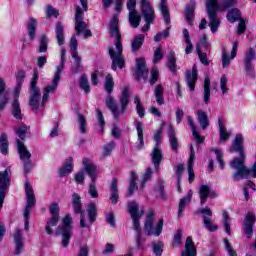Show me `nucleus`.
Instances as JSON below:
<instances>
[{"mask_svg":"<svg viewBox=\"0 0 256 256\" xmlns=\"http://www.w3.org/2000/svg\"><path fill=\"white\" fill-rule=\"evenodd\" d=\"M11 107L13 117L21 121V119H23V114L21 113V104L19 103V99H14Z\"/></svg>","mask_w":256,"mask_h":256,"instance_id":"obj_38","label":"nucleus"},{"mask_svg":"<svg viewBox=\"0 0 256 256\" xmlns=\"http://www.w3.org/2000/svg\"><path fill=\"white\" fill-rule=\"evenodd\" d=\"M159 9L164 19L165 25H171V14L169 13V8L167 7V0H160Z\"/></svg>","mask_w":256,"mask_h":256,"instance_id":"obj_33","label":"nucleus"},{"mask_svg":"<svg viewBox=\"0 0 256 256\" xmlns=\"http://www.w3.org/2000/svg\"><path fill=\"white\" fill-rule=\"evenodd\" d=\"M144 129H145V126H143V122L136 121V131H137L138 141H139L137 149H143V147H145V141L143 140Z\"/></svg>","mask_w":256,"mask_h":256,"instance_id":"obj_37","label":"nucleus"},{"mask_svg":"<svg viewBox=\"0 0 256 256\" xmlns=\"http://www.w3.org/2000/svg\"><path fill=\"white\" fill-rule=\"evenodd\" d=\"M49 47V38H47V35H43L40 38L38 51L39 53H47V49Z\"/></svg>","mask_w":256,"mask_h":256,"instance_id":"obj_52","label":"nucleus"},{"mask_svg":"<svg viewBox=\"0 0 256 256\" xmlns=\"http://www.w3.org/2000/svg\"><path fill=\"white\" fill-rule=\"evenodd\" d=\"M13 239L15 245L14 255H21L25 247V240L23 238V232L21 231V229L16 228L13 234Z\"/></svg>","mask_w":256,"mask_h":256,"instance_id":"obj_12","label":"nucleus"},{"mask_svg":"<svg viewBox=\"0 0 256 256\" xmlns=\"http://www.w3.org/2000/svg\"><path fill=\"white\" fill-rule=\"evenodd\" d=\"M135 73L138 80L144 79V81H147V77H149V70L147 69L145 58L136 59Z\"/></svg>","mask_w":256,"mask_h":256,"instance_id":"obj_11","label":"nucleus"},{"mask_svg":"<svg viewBox=\"0 0 256 256\" xmlns=\"http://www.w3.org/2000/svg\"><path fill=\"white\" fill-rule=\"evenodd\" d=\"M211 187L209 185L200 186V205H205L207 203V198L210 195Z\"/></svg>","mask_w":256,"mask_h":256,"instance_id":"obj_44","label":"nucleus"},{"mask_svg":"<svg viewBox=\"0 0 256 256\" xmlns=\"http://www.w3.org/2000/svg\"><path fill=\"white\" fill-rule=\"evenodd\" d=\"M16 143L21 161H31V152L27 146L20 139H16Z\"/></svg>","mask_w":256,"mask_h":256,"instance_id":"obj_25","label":"nucleus"},{"mask_svg":"<svg viewBox=\"0 0 256 256\" xmlns=\"http://www.w3.org/2000/svg\"><path fill=\"white\" fill-rule=\"evenodd\" d=\"M24 186L27 197V205L24 209V218L26 220H29V217L31 215V209L32 207H35V192L33 191V188L31 187V184L29 182H25Z\"/></svg>","mask_w":256,"mask_h":256,"instance_id":"obj_9","label":"nucleus"},{"mask_svg":"<svg viewBox=\"0 0 256 256\" xmlns=\"http://www.w3.org/2000/svg\"><path fill=\"white\" fill-rule=\"evenodd\" d=\"M182 256H197V248L191 236L186 238L185 249L182 251Z\"/></svg>","mask_w":256,"mask_h":256,"instance_id":"obj_28","label":"nucleus"},{"mask_svg":"<svg viewBox=\"0 0 256 256\" xmlns=\"http://www.w3.org/2000/svg\"><path fill=\"white\" fill-rule=\"evenodd\" d=\"M167 67L172 73H177V58H175V52L169 53Z\"/></svg>","mask_w":256,"mask_h":256,"instance_id":"obj_48","label":"nucleus"},{"mask_svg":"<svg viewBox=\"0 0 256 256\" xmlns=\"http://www.w3.org/2000/svg\"><path fill=\"white\" fill-rule=\"evenodd\" d=\"M89 195L92 197V199H97L99 197V191H97V187L95 186V182H92L89 184Z\"/></svg>","mask_w":256,"mask_h":256,"instance_id":"obj_62","label":"nucleus"},{"mask_svg":"<svg viewBox=\"0 0 256 256\" xmlns=\"http://www.w3.org/2000/svg\"><path fill=\"white\" fill-rule=\"evenodd\" d=\"M143 43H145V35L143 34H138L134 36L132 39V44H131V51L132 53H137L141 47H143Z\"/></svg>","mask_w":256,"mask_h":256,"instance_id":"obj_34","label":"nucleus"},{"mask_svg":"<svg viewBox=\"0 0 256 256\" xmlns=\"http://www.w3.org/2000/svg\"><path fill=\"white\" fill-rule=\"evenodd\" d=\"M198 74H197V65H193L192 71H186V83L190 91H195V85L197 83Z\"/></svg>","mask_w":256,"mask_h":256,"instance_id":"obj_22","label":"nucleus"},{"mask_svg":"<svg viewBox=\"0 0 256 256\" xmlns=\"http://www.w3.org/2000/svg\"><path fill=\"white\" fill-rule=\"evenodd\" d=\"M57 87H59V80L57 78H53L52 84L44 87L43 96H42V105L49 101V95H53L55 91H57Z\"/></svg>","mask_w":256,"mask_h":256,"instance_id":"obj_23","label":"nucleus"},{"mask_svg":"<svg viewBox=\"0 0 256 256\" xmlns=\"http://www.w3.org/2000/svg\"><path fill=\"white\" fill-rule=\"evenodd\" d=\"M218 126L220 129V141H227L231 135L227 133V128H225V125L223 124V119H218Z\"/></svg>","mask_w":256,"mask_h":256,"instance_id":"obj_49","label":"nucleus"},{"mask_svg":"<svg viewBox=\"0 0 256 256\" xmlns=\"http://www.w3.org/2000/svg\"><path fill=\"white\" fill-rule=\"evenodd\" d=\"M153 223H155V211L153 209H150L146 217L144 228L147 231V235H155V237H159V235H161V232L163 231V219H160L158 221V224L154 231Z\"/></svg>","mask_w":256,"mask_h":256,"instance_id":"obj_7","label":"nucleus"},{"mask_svg":"<svg viewBox=\"0 0 256 256\" xmlns=\"http://www.w3.org/2000/svg\"><path fill=\"white\" fill-rule=\"evenodd\" d=\"M203 223H204V227L211 233L219 229V226L217 224H213V221L211 220V218L207 216H203Z\"/></svg>","mask_w":256,"mask_h":256,"instance_id":"obj_53","label":"nucleus"},{"mask_svg":"<svg viewBox=\"0 0 256 256\" xmlns=\"http://www.w3.org/2000/svg\"><path fill=\"white\" fill-rule=\"evenodd\" d=\"M115 149V142L111 141L108 144L104 146V152H103V157H109L111 155V151Z\"/></svg>","mask_w":256,"mask_h":256,"instance_id":"obj_63","label":"nucleus"},{"mask_svg":"<svg viewBox=\"0 0 256 256\" xmlns=\"http://www.w3.org/2000/svg\"><path fill=\"white\" fill-rule=\"evenodd\" d=\"M73 171V159L70 157L66 159L64 165L60 168V177H65Z\"/></svg>","mask_w":256,"mask_h":256,"instance_id":"obj_42","label":"nucleus"},{"mask_svg":"<svg viewBox=\"0 0 256 256\" xmlns=\"http://www.w3.org/2000/svg\"><path fill=\"white\" fill-rule=\"evenodd\" d=\"M11 187V175H9V170H4L0 172V193L7 194Z\"/></svg>","mask_w":256,"mask_h":256,"instance_id":"obj_20","label":"nucleus"},{"mask_svg":"<svg viewBox=\"0 0 256 256\" xmlns=\"http://www.w3.org/2000/svg\"><path fill=\"white\" fill-rule=\"evenodd\" d=\"M227 19L230 23H235V21H239L241 19V12L239 11V9L234 8L228 12Z\"/></svg>","mask_w":256,"mask_h":256,"instance_id":"obj_50","label":"nucleus"},{"mask_svg":"<svg viewBox=\"0 0 256 256\" xmlns=\"http://www.w3.org/2000/svg\"><path fill=\"white\" fill-rule=\"evenodd\" d=\"M195 7H196L195 1H190L187 4L186 10L184 12L185 20L190 25H193V21H195Z\"/></svg>","mask_w":256,"mask_h":256,"instance_id":"obj_27","label":"nucleus"},{"mask_svg":"<svg viewBox=\"0 0 256 256\" xmlns=\"http://www.w3.org/2000/svg\"><path fill=\"white\" fill-rule=\"evenodd\" d=\"M244 141L243 134H237L230 148V153H239L240 156V158H234L230 162V167L236 171L232 176L234 181H241V179H248V177L256 179V161L251 168L245 166Z\"/></svg>","mask_w":256,"mask_h":256,"instance_id":"obj_1","label":"nucleus"},{"mask_svg":"<svg viewBox=\"0 0 256 256\" xmlns=\"http://www.w3.org/2000/svg\"><path fill=\"white\" fill-rule=\"evenodd\" d=\"M28 130H29V127H27V125L25 124L15 128L16 135H18L19 139H21L22 141L25 140Z\"/></svg>","mask_w":256,"mask_h":256,"instance_id":"obj_55","label":"nucleus"},{"mask_svg":"<svg viewBox=\"0 0 256 256\" xmlns=\"http://www.w3.org/2000/svg\"><path fill=\"white\" fill-rule=\"evenodd\" d=\"M37 20L33 19V18H30L28 20V28H27V31H28V35L30 37V40L31 41H34L35 40V34L37 32Z\"/></svg>","mask_w":256,"mask_h":256,"instance_id":"obj_45","label":"nucleus"},{"mask_svg":"<svg viewBox=\"0 0 256 256\" xmlns=\"http://www.w3.org/2000/svg\"><path fill=\"white\" fill-rule=\"evenodd\" d=\"M108 53L112 59V69L117 71L118 69H123L125 67V58H123V43L117 42L116 51L110 47Z\"/></svg>","mask_w":256,"mask_h":256,"instance_id":"obj_6","label":"nucleus"},{"mask_svg":"<svg viewBox=\"0 0 256 256\" xmlns=\"http://www.w3.org/2000/svg\"><path fill=\"white\" fill-rule=\"evenodd\" d=\"M224 245L229 256H237V252L233 250V247L231 246L229 239L227 238L224 239Z\"/></svg>","mask_w":256,"mask_h":256,"instance_id":"obj_64","label":"nucleus"},{"mask_svg":"<svg viewBox=\"0 0 256 256\" xmlns=\"http://www.w3.org/2000/svg\"><path fill=\"white\" fill-rule=\"evenodd\" d=\"M128 21L133 29H137L141 25V15L137 11H131L128 15Z\"/></svg>","mask_w":256,"mask_h":256,"instance_id":"obj_36","label":"nucleus"},{"mask_svg":"<svg viewBox=\"0 0 256 256\" xmlns=\"http://www.w3.org/2000/svg\"><path fill=\"white\" fill-rule=\"evenodd\" d=\"M72 205L74 212L80 215V219L85 220V212H83V205L81 204V196L79 194H72Z\"/></svg>","mask_w":256,"mask_h":256,"instance_id":"obj_24","label":"nucleus"},{"mask_svg":"<svg viewBox=\"0 0 256 256\" xmlns=\"http://www.w3.org/2000/svg\"><path fill=\"white\" fill-rule=\"evenodd\" d=\"M10 94L7 91V86L5 85V80L0 78V111H3L5 107H7V103H9Z\"/></svg>","mask_w":256,"mask_h":256,"instance_id":"obj_18","label":"nucleus"},{"mask_svg":"<svg viewBox=\"0 0 256 256\" xmlns=\"http://www.w3.org/2000/svg\"><path fill=\"white\" fill-rule=\"evenodd\" d=\"M134 103L136 105V110L139 117H145V108H143V104H141V99L139 98V96L134 97Z\"/></svg>","mask_w":256,"mask_h":256,"instance_id":"obj_56","label":"nucleus"},{"mask_svg":"<svg viewBox=\"0 0 256 256\" xmlns=\"http://www.w3.org/2000/svg\"><path fill=\"white\" fill-rule=\"evenodd\" d=\"M183 35H184V41L187 43V46L185 48V53L186 55H189V53H192L193 51V43H191V38L189 36V30L186 28L183 30Z\"/></svg>","mask_w":256,"mask_h":256,"instance_id":"obj_51","label":"nucleus"},{"mask_svg":"<svg viewBox=\"0 0 256 256\" xmlns=\"http://www.w3.org/2000/svg\"><path fill=\"white\" fill-rule=\"evenodd\" d=\"M191 199H193V190H189L188 194L180 199L179 202V208H178V217H181L183 215V212L185 211V207L191 203Z\"/></svg>","mask_w":256,"mask_h":256,"instance_id":"obj_31","label":"nucleus"},{"mask_svg":"<svg viewBox=\"0 0 256 256\" xmlns=\"http://www.w3.org/2000/svg\"><path fill=\"white\" fill-rule=\"evenodd\" d=\"M161 59H163V48L160 46L154 50L153 63H159Z\"/></svg>","mask_w":256,"mask_h":256,"instance_id":"obj_61","label":"nucleus"},{"mask_svg":"<svg viewBox=\"0 0 256 256\" xmlns=\"http://www.w3.org/2000/svg\"><path fill=\"white\" fill-rule=\"evenodd\" d=\"M87 213H88L89 222L95 223L97 219V205L95 203H90L88 205Z\"/></svg>","mask_w":256,"mask_h":256,"instance_id":"obj_47","label":"nucleus"},{"mask_svg":"<svg viewBox=\"0 0 256 256\" xmlns=\"http://www.w3.org/2000/svg\"><path fill=\"white\" fill-rule=\"evenodd\" d=\"M87 29V23L83 21V10H81V7H76V13H75V31L76 35H81Z\"/></svg>","mask_w":256,"mask_h":256,"instance_id":"obj_13","label":"nucleus"},{"mask_svg":"<svg viewBox=\"0 0 256 256\" xmlns=\"http://www.w3.org/2000/svg\"><path fill=\"white\" fill-rule=\"evenodd\" d=\"M41 102V90L39 88H30L29 105L32 111H37Z\"/></svg>","mask_w":256,"mask_h":256,"instance_id":"obj_16","label":"nucleus"},{"mask_svg":"<svg viewBox=\"0 0 256 256\" xmlns=\"http://www.w3.org/2000/svg\"><path fill=\"white\" fill-rule=\"evenodd\" d=\"M168 137L170 145L172 147V151H174V153H177V151H179V140L175 135V129H173V126L171 125L168 127Z\"/></svg>","mask_w":256,"mask_h":256,"instance_id":"obj_32","label":"nucleus"},{"mask_svg":"<svg viewBox=\"0 0 256 256\" xmlns=\"http://www.w3.org/2000/svg\"><path fill=\"white\" fill-rule=\"evenodd\" d=\"M55 35L57 39V43L59 46L65 44V27L63 26V22L58 21L55 25Z\"/></svg>","mask_w":256,"mask_h":256,"instance_id":"obj_29","label":"nucleus"},{"mask_svg":"<svg viewBox=\"0 0 256 256\" xmlns=\"http://www.w3.org/2000/svg\"><path fill=\"white\" fill-rule=\"evenodd\" d=\"M222 223L227 235H231V217H229V212L223 211L222 213Z\"/></svg>","mask_w":256,"mask_h":256,"instance_id":"obj_46","label":"nucleus"},{"mask_svg":"<svg viewBox=\"0 0 256 256\" xmlns=\"http://www.w3.org/2000/svg\"><path fill=\"white\" fill-rule=\"evenodd\" d=\"M197 119L202 129L209 127V116L203 110H197Z\"/></svg>","mask_w":256,"mask_h":256,"instance_id":"obj_43","label":"nucleus"},{"mask_svg":"<svg viewBox=\"0 0 256 256\" xmlns=\"http://www.w3.org/2000/svg\"><path fill=\"white\" fill-rule=\"evenodd\" d=\"M238 49H239V42H234L230 58H229V55L227 54V50L222 51V67H223V69H226V67H229V65H231V59H235V57H237Z\"/></svg>","mask_w":256,"mask_h":256,"instance_id":"obj_19","label":"nucleus"},{"mask_svg":"<svg viewBox=\"0 0 256 256\" xmlns=\"http://www.w3.org/2000/svg\"><path fill=\"white\" fill-rule=\"evenodd\" d=\"M163 91H165V89L161 84H157L154 88V97L156 99V103L160 106L165 105V96L163 95Z\"/></svg>","mask_w":256,"mask_h":256,"instance_id":"obj_35","label":"nucleus"},{"mask_svg":"<svg viewBox=\"0 0 256 256\" xmlns=\"http://www.w3.org/2000/svg\"><path fill=\"white\" fill-rule=\"evenodd\" d=\"M255 214L249 212L244 219V233L248 239L253 237V225H255Z\"/></svg>","mask_w":256,"mask_h":256,"instance_id":"obj_15","label":"nucleus"},{"mask_svg":"<svg viewBox=\"0 0 256 256\" xmlns=\"http://www.w3.org/2000/svg\"><path fill=\"white\" fill-rule=\"evenodd\" d=\"M80 87L86 93H89L91 91V87L89 86V81L87 80V76L83 75L80 78Z\"/></svg>","mask_w":256,"mask_h":256,"instance_id":"obj_60","label":"nucleus"},{"mask_svg":"<svg viewBox=\"0 0 256 256\" xmlns=\"http://www.w3.org/2000/svg\"><path fill=\"white\" fill-rule=\"evenodd\" d=\"M128 212L132 217L134 229L137 231L136 247L137 249H143L145 247V238L141 234V224L139 223V219L143 217L145 212L143 209H139V204L136 202H130L128 204Z\"/></svg>","mask_w":256,"mask_h":256,"instance_id":"obj_3","label":"nucleus"},{"mask_svg":"<svg viewBox=\"0 0 256 256\" xmlns=\"http://www.w3.org/2000/svg\"><path fill=\"white\" fill-rule=\"evenodd\" d=\"M196 51L198 53L200 63L205 66L209 65V59L207 58V54L201 51V46H199V44L196 45Z\"/></svg>","mask_w":256,"mask_h":256,"instance_id":"obj_57","label":"nucleus"},{"mask_svg":"<svg viewBox=\"0 0 256 256\" xmlns=\"http://www.w3.org/2000/svg\"><path fill=\"white\" fill-rule=\"evenodd\" d=\"M46 17L51 19V17H55L56 19L59 17V10L55 9L51 5L46 6Z\"/></svg>","mask_w":256,"mask_h":256,"instance_id":"obj_58","label":"nucleus"},{"mask_svg":"<svg viewBox=\"0 0 256 256\" xmlns=\"http://www.w3.org/2000/svg\"><path fill=\"white\" fill-rule=\"evenodd\" d=\"M161 139H163V125H161L154 134V141L156 142L155 147H159V145H161Z\"/></svg>","mask_w":256,"mask_h":256,"instance_id":"obj_59","label":"nucleus"},{"mask_svg":"<svg viewBox=\"0 0 256 256\" xmlns=\"http://www.w3.org/2000/svg\"><path fill=\"white\" fill-rule=\"evenodd\" d=\"M253 61H255V50L248 48L244 57V66L247 75H252L253 73Z\"/></svg>","mask_w":256,"mask_h":256,"instance_id":"obj_17","label":"nucleus"},{"mask_svg":"<svg viewBox=\"0 0 256 256\" xmlns=\"http://www.w3.org/2000/svg\"><path fill=\"white\" fill-rule=\"evenodd\" d=\"M187 121L189 127L192 129V135L196 141V143H203L204 138L199 135V132H197V127L195 126V123L193 122V118L191 116H187Z\"/></svg>","mask_w":256,"mask_h":256,"instance_id":"obj_40","label":"nucleus"},{"mask_svg":"<svg viewBox=\"0 0 256 256\" xmlns=\"http://www.w3.org/2000/svg\"><path fill=\"white\" fill-rule=\"evenodd\" d=\"M71 223H73V218L70 214H67L64 218H62V225L58 226L56 229V235H61L62 246L64 247H67L69 245V241H71V231L73 229Z\"/></svg>","mask_w":256,"mask_h":256,"instance_id":"obj_4","label":"nucleus"},{"mask_svg":"<svg viewBox=\"0 0 256 256\" xmlns=\"http://www.w3.org/2000/svg\"><path fill=\"white\" fill-rule=\"evenodd\" d=\"M84 165L83 171L87 173V175L91 178L93 183H96L97 181V167L91 163V160L89 158H84L82 161Z\"/></svg>","mask_w":256,"mask_h":256,"instance_id":"obj_21","label":"nucleus"},{"mask_svg":"<svg viewBox=\"0 0 256 256\" xmlns=\"http://www.w3.org/2000/svg\"><path fill=\"white\" fill-rule=\"evenodd\" d=\"M49 211H50L51 218L47 222L45 229L48 235H53V230L51 229V227H56L57 223H59V211H60L59 204L52 203L49 206Z\"/></svg>","mask_w":256,"mask_h":256,"instance_id":"obj_8","label":"nucleus"},{"mask_svg":"<svg viewBox=\"0 0 256 256\" xmlns=\"http://www.w3.org/2000/svg\"><path fill=\"white\" fill-rule=\"evenodd\" d=\"M206 11L209 16V25L212 33H217L219 29V18H217V11H219V0H206Z\"/></svg>","mask_w":256,"mask_h":256,"instance_id":"obj_5","label":"nucleus"},{"mask_svg":"<svg viewBox=\"0 0 256 256\" xmlns=\"http://www.w3.org/2000/svg\"><path fill=\"white\" fill-rule=\"evenodd\" d=\"M161 161H163V152H161V148H159V146H155L152 151V163L156 171H159V165H161Z\"/></svg>","mask_w":256,"mask_h":256,"instance_id":"obj_30","label":"nucleus"},{"mask_svg":"<svg viewBox=\"0 0 256 256\" xmlns=\"http://www.w3.org/2000/svg\"><path fill=\"white\" fill-rule=\"evenodd\" d=\"M0 152L2 155H8L9 153V139L5 132H2L0 135Z\"/></svg>","mask_w":256,"mask_h":256,"instance_id":"obj_39","label":"nucleus"},{"mask_svg":"<svg viewBox=\"0 0 256 256\" xmlns=\"http://www.w3.org/2000/svg\"><path fill=\"white\" fill-rule=\"evenodd\" d=\"M113 87H115V82L113 81L111 74H108L104 84V89L108 93L106 98V107L109 108L114 119H117L127 111V105H129V101H131V90H129V87H124L122 89L119 97L121 107L119 108L117 102H115V99L111 96V93H113Z\"/></svg>","mask_w":256,"mask_h":256,"instance_id":"obj_2","label":"nucleus"},{"mask_svg":"<svg viewBox=\"0 0 256 256\" xmlns=\"http://www.w3.org/2000/svg\"><path fill=\"white\" fill-rule=\"evenodd\" d=\"M140 8L144 21H155V10L151 7L149 0H140Z\"/></svg>","mask_w":256,"mask_h":256,"instance_id":"obj_10","label":"nucleus"},{"mask_svg":"<svg viewBox=\"0 0 256 256\" xmlns=\"http://www.w3.org/2000/svg\"><path fill=\"white\" fill-rule=\"evenodd\" d=\"M80 133H87V118L81 113L77 114Z\"/></svg>","mask_w":256,"mask_h":256,"instance_id":"obj_54","label":"nucleus"},{"mask_svg":"<svg viewBox=\"0 0 256 256\" xmlns=\"http://www.w3.org/2000/svg\"><path fill=\"white\" fill-rule=\"evenodd\" d=\"M211 101V80L209 78L204 79V103L209 105Z\"/></svg>","mask_w":256,"mask_h":256,"instance_id":"obj_41","label":"nucleus"},{"mask_svg":"<svg viewBox=\"0 0 256 256\" xmlns=\"http://www.w3.org/2000/svg\"><path fill=\"white\" fill-rule=\"evenodd\" d=\"M110 201L112 205L119 203V181L115 178L110 185Z\"/></svg>","mask_w":256,"mask_h":256,"instance_id":"obj_26","label":"nucleus"},{"mask_svg":"<svg viewBox=\"0 0 256 256\" xmlns=\"http://www.w3.org/2000/svg\"><path fill=\"white\" fill-rule=\"evenodd\" d=\"M110 36L115 39V47L117 43H121V32H119V17L113 16L110 20Z\"/></svg>","mask_w":256,"mask_h":256,"instance_id":"obj_14","label":"nucleus"}]
</instances>
